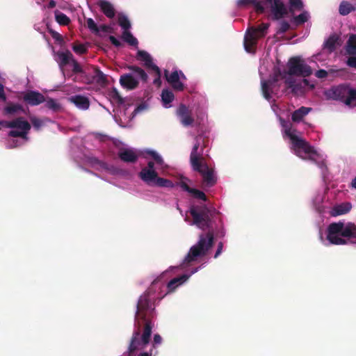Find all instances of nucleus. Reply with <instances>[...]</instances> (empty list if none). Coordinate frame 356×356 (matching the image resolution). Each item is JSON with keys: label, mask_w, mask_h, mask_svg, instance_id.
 Here are the masks:
<instances>
[{"label": "nucleus", "mask_w": 356, "mask_h": 356, "mask_svg": "<svg viewBox=\"0 0 356 356\" xmlns=\"http://www.w3.org/2000/svg\"><path fill=\"white\" fill-rule=\"evenodd\" d=\"M301 86L300 84L295 83V86L293 88H291L292 92L296 93L297 91L300 89Z\"/></svg>", "instance_id": "obj_61"}, {"label": "nucleus", "mask_w": 356, "mask_h": 356, "mask_svg": "<svg viewBox=\"0 0 356 356\" xmlns=\"http://www.w3.org/2000/svg\"><path fill=\"white\" fill-rule=\"evenodd\" d=\"M281 72L280 70H278L277 72H275L273 76H271L269 79L261 81L262 93L265 99H266L267 100L270 99L272 88L278 81Z\"/></svg>", "instance_id": "obj_11"}, {"label": "nucleus", "mask_w": 356, "mask_h": 356, "mask_svg": "<svg viewBox=\"0 0 356 356\" xmlns=\"http://www.w3.org/2000/svg\"><path fill=\"white\" fill-rule=\"evenodd\" d=\"M264 4L270 8L272 19L280 20L289 14V10L282 0H264Z\"/></svg>", "instance_id": "obj_9"}, {"label": "nucleus", "mask_w": 356, "mask_h": 356, "mask_svg": "<svg viewBox=\"0 0 356 356\" xmlns=\"http://www.w3.org/2000/svg\"><path fill=\"white\" fill-rule=\"evenodd\" d=\"M164 76L167 81L170 84L172 88L177 91H183L184 89V83L180 81V76L177 70L169 74L168 70L164 71Z\"/></svg>", "instance_id": "obj_14"}, {"label": "nucleus", "mask_w": 356, "mask_h": 356, "mask_svg": "<svg viewBox=\"0 0 356 356\" xmlns=\"http://www.w3.org/2000/svg\"><path fill=\"white\" fill-rule=\"evenodd\" d=\"M94 79L101 86L106 85L108 83L106 76L99 68L95 70Z\"/></svg>", "instance_id": "obj_28"}, {"label": "nucleus", "mask_w": 356, "mask_h": 356, "mask_svg": "<svg viewBox=\"0 0 356 356\" xmlns=\"http://www.w3.org/2000/svg\"><path fill=\"white\" fill-rule=\"evenodd\" d=\"M349 88V86L343 84L333 86L327 91L326 95L330 99L338 100L345 104Z\"/></svg>", "instance_id": "obj_10"}, {"label": "nucleus", "mask_w": 356, "mask_h": 356, "mask_svg": "<svg viewBox=\"0 0 356 356\" xmlns=\"http://www.w3.org/2000/svg\"><path fill=\"white\" fill-rule=\"evenodd\" d=\"M49 33L51 34V37L57 42H62L63 41V36L58 32L54 31V30H49Z\"/></svg>", "instance_id": "obj_46"}, {"label": "nucleus", "mask_w": 356, "mask_h": 356, "mask_svg": "<svg viewBox=\"0 0 356 356\" xmlns=\"http://www.w3.org/2000/svg\"><path fill=\"white\" fill-rule=\"evenodd\" d=\"M222 248H223V243L222 242L218 243V248H217V250L214 255V258H217L221 254V252L222 251Z\"/></svg>", "instance_id": "obj_55"}, {"label": "nucleus", "mask_w": 356, "mask_h": 356, "mask_svg": "<svg viewBox=\"0 0 356 356\" xmlns=\"http://www.w3.org/2000/svg\"><path fill=\"white\" fill-rule=\"evenodd\" d=\"M307 20L308 13L307 12H303L293 17V22L297 26L304 24Z\"/></svg>", "instance_id": "obj_36"}, {"label": "nucleus", "mask_w": 356, "mask_h": 356, "mask_svg": "<svg viewBox=\"0 0 356 356\" xmlns=\"http://www.w3.org/2000/svg\"><path fill=\"white\" fill-rule=\"evenodd\" d=\"M290 29V24L286 21H282L280 24V28L277 33H285Z\"/></svg>", "instance_id": "obj_43"}, {"label": "nucleus", "mask_w": 356, "mask_h": 356, "mask_svg": "<svg viewBox=\"0 0 356 356\" xmlns=\"http://www.w3.org/2000/svg\"><path fill=\"white\" fill-rule=\"evenodd\" d=\"M72 62L73 65L72 72L75 74L81 73L83 70L79 63L74 59H72Z\"/></svg>", "instance_id": "obj_45"}, {"label": "nucleus", "mask_w": 356, "mask_h": 356, "mask_svg": "<svg viewBox=\"0 0 356 356\" xmlns=\"http://www.w3.org/2000/svg\"><path fill=\"white\" fill-rule=\"evenodd\" d=\"M19 111H24L23 106L19 104H8L4 108V113L6 114H15Z\"/></svg>", "instance_id": "obj_29"}, {"label": "nucleus", "mask_w": 356, "mask_h": 356, "mask_svg": "<svg viewBox=\"0 0 356 356\" xmlns=\"http://www.w3.org/2000/svg\"><path fill=\"white\" fill-rule=\"evenodd\" d=\"M146 169H154V163L153 161H149L147 163V166L145 167Z\"/></svg>", "instance_id": "obj_62"}, {"label": "nucleus", "mask_w": 356, "mask_h": 356, "mask_svg": "<svg viewBox=\"0 0 356 356\" xmlns=\"http://www.w3.org/2000/svg\"><path fill=\"white\" fill-rule=\"evenodd\" d=\"M122 38L124 41L131 46H137L138 42L129 31H123Z\"/></svg>", "instance_id": "obj_34"}, {"label": "nucleus", "mask_w": 356, "mask_h": 356, "mask_svg": "<svg viewBox=\"0 0 356 356\" xmlns=\"http://www.w3.org/2000/svg\"><path fill=\"white\" fill-rule=\"evenodd\" d=\"M0 99L3 101L6 100V96L4 92L3 86L0 83Z\"/></svg>", "instance_id": "obj_57"}, {"label": "nucleus", "mask_w": 356, "mask_h": 356, "mask_svg": "<svg viewBox=\"0 0 356 356\" xmlns=\"http://www.w3.org/2000/svg\"><path fill=\"white\" fill-rule=\"evenodd\" d=\"M30 120L33 126L37 129H40L42 124V120L36 117L31 118Z\"/></svg>", "instance_id": "obj_48"}, {"label": "nucleus", "mask_w": 356, "mask_h": 356, "mask_svg": "<svg viewBox=\"0 0 356 356\" xmlns=\"http://www.w3.org/2000/svg\"><path fill=\"white\" fill-rule=\"evenodd\" d=\"M269 26L268 23H262L257 27L252 26L247 30L244 37V47L248 52H251L258 39L266 35Z\"/></svg>", "instance_id": "obj_6"}, {"label": "nucleus", "mask_w": 356, "mask_h": 356, "mask_svg": "<svg viewBox=\"0 0 356 356\" xmlns=\"http://www.w3.org/2000/svg\"><path fill=\"white\" fill-rule=\"evenodd\" d=\"M162 342V338L159 334H156L154 336L153 346L161 344Z\"/></svg>", "instance_id": "obj_53"}, {"label": "nucleus", "mask_w": 356, "mask_h": 356, "mask_svg": "<svg viewBox=\"0 0 356 356\" xmlns=\"http://www.w3.org/2000/svg\"><path fill=\"white\" fill-rule=\"evenodd\" d=\"M127 69L134 72L143 81L146 82L147 81L148 76L145 70L142 68L136 65H129Z\"/></svg>", "instance_id": "obj_26"}, {"label": "nucleus", "mask_w": 356, "mask_h": 356, "mask_svg": "<svg viewBox=\"0 0 356 356\" xmlns=\"http://www.w3.org/2000/svg\"><path fill=\"white\" fill-rule=\"evenodd\" d=\"M312 108L301 106L298 109L293 111L291 114V120L294 122H300L305 116H306L311 111Z\"/></svg>", "instance_id": "obj_19"}, {"label": "nucleus", "mask_w": 356, "mask_h": 356, "mask_svg": "<svg viewBox=\"0 0 356 356\" xmlns=\"http://www.w3.org/2000/svg\"><path fill=\"white\" fill-rule=\"evenodd\" d=\"M207 140L203 135H198L195 138L190 155V162L194 171L199 172L205 186L211 187L216 184L217 179L214 175L213 169L209 167L203 157L204 149L207 147Z\"/></svg>", "instance_id": "obj_3"}, {"label": "nucleus", "mask_w": 356, "mask_h": 356, "mask_svg": "<svg viewBox=\"0 0 356 356\" xmlns=\"http://www.w3.org/2000/svg\"><path fill=\"white\" fill-rule=\"evenodd\" d=\"M351 207H352V206H351L350 203H348V202H346V203H343V204L337 205L333 209L332 215L333 216H339V215H343V214L347 213L348 212H349L350 211Z\"/></svg>", "instance_id": "obj_24"}, {"label": "nucleus", "mask_w": 356, "mask_h": 356, "mask_svg": "<svg viewBox=\"0 0 356 356\" xmlns=\"http://www.w3.org/2000/svg\"><path fill=\"white\" fill-rule=\"evenodd\" d=\"M109 40L111 41V42L116 47H120L122 44L121 42L113 35H110L109 36Z\"/></svg>", "instance_id": "obj_52"}, {"label": "nucleus", "mask_w": 356, "mask_h": 356, "mask_svg": "<svg viewBox=\"0 0 356 356\" xmlns=\"http://www.w3.org/2000/svg\"><path fill=\"white\" fill-rule=\"evenodd\" d=\"M188 181H189V180L187 178L181 177V180L178 183V185L182 188L183 191H186V192L190 193V192L191 191V190L193 188H191L188 185V184H187Z\"/></svg>", "instance_id": "obj_42"}, {"label": "nucleus", "mask_w": 356, "mask_h": 356, "mask_svg": "<svg viewBox=\"0 0 356 356\" xmlns=\"http://www.w3.org/2000/svg\"><path fill=\"white\" fill-rule=\"evenodd\" d=\"M346 63L349 67L356 68V56L349 57Z\"/></svg>", "instance_id": "obj_51"}, {"label": "nucleus", "mask_w": 356, "mask_h": 356, "mask_svg": "<svg viewBox=\"0 0 356 356\" xmlns=\"http://www.w3.org/2000/svg\"><path fill=\"white\" fill-rule=\"evenodd\" d=\"M161 99L165 106L170 104L175 99L173 92L168 89H163L161 92Z\"/></svg>", "instance_id": "obj_31"}, {"label": "nucleus", "mask_w": 356, "mask_h": 356, "mask_svg": "<svg viewBox=\"0 0 356 356\" xmlns=\"http://www.w3.org/2000/svg\"><path fill=\"white\" fill-rule=\"evenodd\" d=\"M136 58L138 60L143 61L145 66L147 69H150L154 72H159V67L153 63L151 56L147 51L144 50H138Z\"/></svg>", "instance_id": "obj_15"}, {"label": "nucleus", "mask_w": 356, "mask_h": 356, "mask_svg": "<svg viewBox=\"0 0 356 356\" xmlns=\"http://www.w3.org/2000/svg\"><path fill=\"white\" fill-rule=\"evenodd\" d=\"M99 31H103V32H105V33H108V32H111V28L108 26V25H105V24H103V25H101L99 27Z\"/></svg>", "instance_id": "obj_58"}, {"label": "nucleus", "mask_w": 356, "mask_h": 356, "mask_svg": "<svg viewBox=\"0 0 356 356\" xmlns=\"http://www.w3.org/2000/svg\"><path fill=\"white\" fill-rule=\"evenodd\" d=\"M23 100L30 106H38L45 102L44 96L39 92L29 90L23 95Z\"/></svg>", "instance_id": "obj_12"}, {"label": "nucleus", "mask_w": 356, "mask_h": 356, "mask_svg": "<svg viewBox=\"0 0 356 356\" xmlns=\"http://www.w3.org/2000/svg\"><path fill=\"white\" fill-rule=\"evenodd\" d=\"M346 51L350 55L356 54V35L353 34L350 36L347 42Z\"/></svg>", "instance_id": "obj_25"}, {"label": "nucleus", "mask_w": 356, "mask_h": 356, "mask_svg": "<svg viewBox=\"0 0 356 356\" xmlns=\"http://www.w3.org/2000/svg\"><path fill=\"white\" fill-rule=\"evenodd\" d=\"M190 193L193 195L194 198L203 200L204 202L207 201V197L205 193L198 189L193 188Z\"/></svg>", "instance_id": "obj_37"}, {"label": "nucleus", "mask_w": 356, "mask_h": 356, "mask_svg": "<svg viewBox=\"0 0 356 356\" xmlns=\"http://www.w3.org/2000/svg\"><path fill=\"white\" fill-rule=\"evenodd\" d=\"M254 5V8H255V10L258 13H264V11H265V7L262 4L261 2L260 1H256V0H254V3L252 4Z\"/></svg>", "instance_id": "obj_47"}, {"label": "nucleus", "mask_w": 356, "mask_h": 356, "mask_svg": "<svg viewBox=\"0 0 356 356\" xmlns=\"http://www.w3.org/2000/svg\"><path fill=\"white\" fill-rule=\"evenodd\" d=\"M19 145L18 144V141L17 140H13L9 143L8 147L9 148H15L18 147Z\"/></svg>", "instance_id": "obj_59"}, {"label": "nucleus", "mask_w": 356, "mask_h": 356, "mask_svg": "<svg viewBox=\"0 0 356 356\" xmlns=\"http://www.w3.org/2000/svg\"><path fill=\"white\" fill-rule=\"evenodd\" d=\"M291 127L285 129V134L290 138L293 147L297 156L302 158L303 159H309L314 161V155H316L317 152L314 147L311 146L305 140L299 138L293 132Z\"/></svg>", "instance_id": "obj_5"}, {"label": "nucleus", "mask_w": 356, "mask_h": 356, "mask_svg": "<svg viewBox=\"0 0 356 356\" xmlns=\"http://www.w3.org/2000/svg\"><path fill=\"white\" fill-rule=\"evenodd\" d=\"M327 239L333 245L356 243V225L353 222H332L327 227Z\"/></svg>", "instance_id": "obj_4"}, {"label": "nucleus", "mask_w": 356, "mask_h": 356, "mask_svg": "<svg viewBox=\"0 0 356 356\" xmlns=\"http://www.w3.org/2000/svg\"><path fill=\"white\" fill-rule=\"evenodd\" d=\"M120 83L121 86L128 90H134L136 88L139 82L131 74H124L120 76Z\"/></svg>", "instance_id": "obj_16"}, {"label": "nucleus", "mask_w": 356, "mask_h": 356, "mask_svg": "<svg viewBox=\"0 0 356 356\" xmlns=\"http://www.w3.org/2000/svg\"><path fill=\"white\" fill-rule=\"evenodd\" d=\"M289 10L293 12L294 10H300L303 8V3L302 0H289Z\"/></svg>", "instance_id": "obj_35"}, {"label": "nucleus", "mask_w": 356, "mask_h": 356, "mask_svg": "<svg viewBox=\"0 0 356 356\" xmlns=\"http://www.w3.org/2000/svg\"><path fill=\"white\" fill-rule=\"evenodd\" d=\"M159 280V277L155 279L151 287L138 298L134 317V329L128 347L129 356H133L136 351L144 349L149 343L154 325V318L156 317L152 286Z\"/></svg>", "instance_id": "obj_2"}, {"label": "nucleus", "mask_w": 356, "mask_h": 356, "mask_svg": "<svg viewBox=\"0 0 356 356\" xmlns=\"http://www.w3.org/2000/svg\"><path fill=\"white\" fill-rule=\"evenodd\" d=\"M119 158L125 163H134L137 161L138 156L132 149H122L118 152Z\"/></svg>", "instance_id": "obj_17"}, {"label": "nucleus", "mask_w": 356, "mask_h": 356, "mask_svg": "<svg viewBox=\"0 0 356 356\" xmlns=\"http://www.w3.org/2000/svg\"><path fill=\"white\" fill-rule=\"evenodd\" d=\"M189 212L193 224L203 231L207 230V232L200 235L199 241L190 248L183 264H189L197 257L205 256L213 245L215 234L220 237L225 236L220 213L214 207L204 204L193 205Z\"/></svg>", "instance_id": "obj_1"}, {"label": "nucleus", "mask_w": 356, "mask_h": 356, "mask_svg": "<svg viewBox=\"0 0 356 356\" xmlns=\"http://www.w3.org/2000/svg\"><path fill=\"white\" fill-rule=\"evenodd\" d=\"M118 24L124 30V31H129L131 28V22L128 17L124 14L118 15Z\"/></svg>", "instance_id": "obj_30"}, {"label": "nucleus", "mask_w": 356, "mask_h": 356, "mask_svg": "<svg viewBox=\"0 0 356 356\" xmlns=\"http://www.w3.org/2000/svg\"><path fill=\"white\" fill-rule=\"evenodd\" d=\"M72 102L79 108L86 110L90 106V102L88 97L82 95H75L72 97Z\"/></svg>", "instance_id": "obj_22"}, {"label": "nucleus", "mask_w": 356, "mask_h": 356, "mask_svg": "<svg viewBox=\"0 0 356 356\" xmlns=\"http://www.w3.org/2000/svg\"><path fill=\"white\" fill-rule=\"evenodd\" d=\"M156 75V78L154 80V83L155 85H158L159 86L161 83V70L159 68V72H154Z\"/></svg>", "instance_id": "obj_56"}, {"label": "nucleus", "mask_w": 356, "mask_h": 356, "mask_svg": "<svg viewBox=\"0 0 356 356\" xmlns=\"http://www.w3.org/2000/svg\"><path fill=\"white\" fill-rule=\"evenodd\" d=\"M285 83L288 88H293L295 86L296 81L292 78H289L285 80Z\"/></svg>", "instance_id": "obj_54"}, {"label": "nucleus", "mask_w": 356, "mask_h": 356, "mask_svg": "<svg viewBox=\"0 0 356 356\" xmlns=\"http://www.w3.org/2000/svg\"><path fill=\"white\" fill-rule=\"evenodd\" d=\"M188 275L184 274L179 277L172 279L167 284L168 292L174 291L178 286L185 282L188 279Z\"/></svg>", "instance_id": "obj_21"}, {"label": "nucleus", "mask_w": 356, "mask_h": 356, "mask_svg": "<svg viewBox=\"0 0 356 356\" xmlns=\"http://www.w3.org/2000/svg\"><path fill=\"white\" fill-rule=\"evenodd\" d=\"M58 56L60 60V65L64 66L69 63L70 60H72V54L70 51L58 52Z\"/></svg>", "instance_id": "obj_32"}, {"label": "nucleus", "mask_w": 356, "mask_h": 356, "mask_svg": "<svg viewBox=\"0 0 356 356\" xmlns=\"http://www.w3.org/2000/svg\"><path fill=\"white\" fill-rule=\"evenodd\" d=\"M177 113L180 118L181 123L184 127L191 126L193 124L194 118L192 116L191 111H190L186 105L183 104H180Z\"/></svg>", "instance_id": "obj_13"}, {"label": "nucleus", "mask_w": 356, "mask_h": 356, "mask_svg": "<svg viewBox=\"0 0 356 356\" xmlns=\"http://www.w3.org/2000/svg\"><path fill=\"white\" fill-rule=\"evenodd\" d=\"M345 104L348 106H356V88H349L347 97L346 98Z\"/></svg>", "instance_id": "obj_27"}, {"label": "nucleus", "mask_w": 356, "mask_h": 356, "mask_svg": "<svg viewBox=\"0 0 356 356\" xmlns=\"http://www.w3.org/2000/svg\"><path fill=\"white\" fill-rule=\"evenodd\" d=\"M138 176L141 180L149 186H157L165 188L174 187V184L172 181L158 177V173L154 169L142 168Z\"/></svg>", "instance_id": "obj_7"}, {"label": "nucleus", "mask_w": 356, "mask_h": 356, "mask_svg": "<svg viewBox=\"0 0 356 356\" xmlns=\"http://www.w3.org/2000/svg\"><path fill=\"white\" fill-rule=\"evenodd\" d=\"M97 6L101 11L108 17L112 19L115 15V10L111 3L106 0H99Z\"/></svg>", "instance_id": "obj_18"}, {"label": "nucleus", "mask_w": 356, "mask_h": 356, "mask_svg": "<svg viewBox=\"0 0 356 356\" xmlns=\"http://www.w3.org/2000/svg\"><path fill=\"white\" fill-rule=\"evenodd\" d=\"M56 1H54V0H51L49 2V4H48V8H53L56 6Z\"/></svg>", "instance_id": "obj_63"}, {"label": "nucleus", "mask_w": 356, "mask_h": 356, "mask_svg": "<svg viewBox=\"0 0 356 356\" xmlns=\"http://www.w3.org/2000/svg\"><path fill=\"white\" fill-rule=\"evenodd\" d=\"M109 95L112 99L117 100L118 103H123V99L120 95L118 91L115 88L112 89V90L110 92Z\"/></svg>", "instance_id": "obj_44"}, {"label": "nucleus", "mask_w": 356, "mask_h": 356, "mask_svg": "<svg viewBox=\"0 0 356 356\" xmlns=\"http://www.w3.org/2000/svg\"><path fill=\"white\" fill-rule=\"evenodd\" d=\"M254 3V0H238L237 6L240 8H243L247 6L253 4Z\"/></svg>", "instance_id": "obj_49"}, {"label": "nucleus", "mask_w": 356, "mask_h": 356, "mask_svg": "<svg viewBox=\"0 0 356 356\" xmlns=\"http://www.w3.org/2000/svg\"><path fill=\"white\" fill-rule=\"evenodd\" d=\"M351 186L356 189V177L351 181Z\"/></svg>", "instance_id": "obj_64"}, {"label": "nucleus", "mask_w": 356, "mask_h": 356, "mask_svg": "<svg viewBox=\"0 0 356 356\" xmlns=\"http://www.w3.org/2000/svg\"><path fill=\"white\" fill-rule=\"evenodd\" d=\"M340 37L333 33L329 36V38L324 42V47L327 49L330 52L335 50L337 45H339Z\"/></svg>", "instance_id": "obj_20"}, {"label": "nucleus", "mask_w": 356, "mask_h": 356, "mask_svg": "<svg viewBox=\"0 0 356 356\" xmlns=\"http://www.w3.org/2000/svg\"><path fill=\"white\" fill-rule=\"evenodd\" d=\"M327 72L323 69L317 70L315 73V76L318 79H325L327 76Z\"/></svg>", "instance_id": "obj_50"}, {"label": "nucleus", "mask_w": 356, "mask_h": 356, "mask_svg": "<svg viewBox=\"0 0 356 356\" xmlns=\"http://www.w3.org/2000/svg\"><path fill=\"white\" fill-rule=\"evenodd\" d=\"M144 108H145V106H144V105H143V104H140V105L138 106L135 108V110L134 111L133 113H134V115H136V114H137V113H140V112L142 110H143Z\"/></svg>", "instance_id": "obj_60"}, {"label": "nucleus", "mask_w": 356, "mask_h": 356, "mask_svg": "<svg viewBox=\"0 0 356 356\" xmlns=\"http://www.w3.org/2000/svg\"><path fill=\"white\" fill-rule=\"evenodd\" d=\"M56 21L62 26L68 25L70 22V18L64 13L56 10L55 12Z\"/></svg>", "instance_id": "obj_33"}, {"label": "nucleus", "mask_w": 356, "mask_h": 356, "mask_svg": "<svg viewBox=\"0 0 356 356\" xmlns=\"http://www.w3.org/2000/svg\"><path fill=\"white\" fill-rule=\"evenodd\" d=\"M287 74L291 76L308 77L312 74V70L300 57L294 56L289 60Z\"/></svg>", "instance_id": "obj_8"}, {"label": "nucleus", "mask_w": 356, "mask_h": 356, "mask_svg": "<svg viewBox=\"0 0 356 356\" xmlns=\"http://www.w3.org/2000/svg\"><path fill=\"white\" fill-rule=\"evenodd\" d=\"M45 106L54 111H58L60 108V104L57 103L55 99L51 98L46 102Z\"/></svg>", "instance_id": "obj_38"}, {"label": "nucleus", "mask_w": 356, "mask_h": 356, "mask_svg": "<svg viewBox=\"0 0 356 356\" xmlns=\"http://www.w3.org/2000/svg\"><path fill=\"white\" fill-rule=\"evenodd\" d=\"M87 27L90 30V31L95 34H98L99 32V26L95 22V21L92 18H88L86 20Z\"/></svg>", "instance_id": "obj_39"}, {"label": "nucleus", "mask_w": 356, "mask_h": 356, "mask_svg": "<svg viewBox=\"0 0 356 356\" xmlns=\"http://www.w3.org/2000/svg\"><path fill=\"white\" fill-rule=\"evenodd\" d=\"M147 154L150 155L154 160L155 163L159 165H162L163 163V159L162 157L155 151L149 150Z\"/></svg>", "instance_id": "obj_40"}, {"label": "nucleus", "mask_w": 356, "mask_h": 356, "mask_svg": "<svg viewBox=\"0 0 356 356\" xmlns=\"http://www.w3.org/2000/svg\"><path fill=\"white\" fill-rule=\"evenodd\" d=\"M73 51L78 54H83L87 52V47L83 44H74L72 47Z\"/></svg>", "instance_id": "obj_41"}, {"label": "nucleus", "mask_w": 356, "mask_h": 356, "mask_svg": "<svg viewBox=\"0 0 356 356\" xmlns=\"http://www.w3.org/2000/svg\"><path fill=\"white\" fill-rule=\"evenodd\" d=\"M356 10V3L353 5L347 1H342L339 7L340 15L345 16Z\"/></svg>", "instance_id": "obj_23"}]
</instances>
